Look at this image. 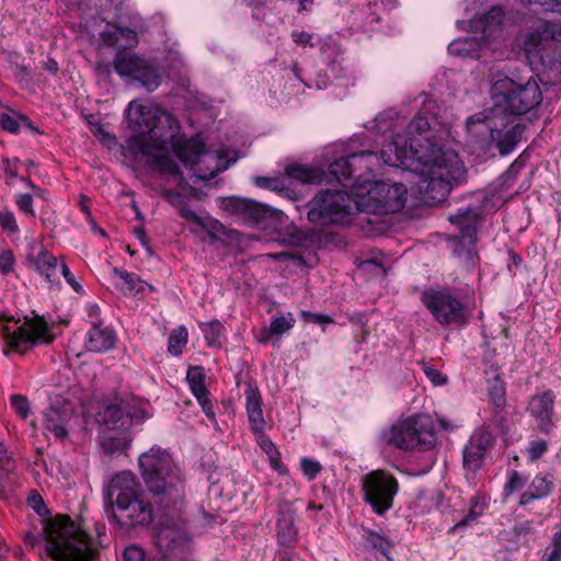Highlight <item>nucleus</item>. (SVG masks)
<instances>
[{
    "instance_id": "f257e3e1",
    "label": "nucleus",
    "mask_w": 561,
    "mask_h": 561,
    "mask_svg": "<svg viewBox=\"0 0 561 561\" xmlns=\"http://www.w3.org/2000/svg\"><path fill=\"white\" fill-rule=\"evenodd\" d=\"M138 465L145 485L161 511V527L154 542L162 558L164 561H196L188 551L185 522L181 517L185 495L182 470L172 455L157 445L139 456Z\"/></svg>"
},
{
    "instance_id": "f03ea898",
    "label": "nucleus",
    "mask_w": 561,
    "mask_h": 561,
    "mask_svg": "<svg viewBox=\"0 0 561 561\" xmlns=\"http://www.w3.org/2000/svg\"><path fill=\"white\" fill-rule=\"evenodd\" d=\"M417 140L398 135L392 142L382 146L377 152L383 164L400 167L420 174V191L425 203L443 202L454 185H459L466 178V169L459 156L453 150H443L433 142L417 144Z\"/></svg>"
},
{
    "instance_id": "7ed1b4c3",
    "label": "nucleus",
    "mask_w": 561,
    "mask_h": 561,
    "mask_svg": "<svg viewBox=\"0 0 561 561\" xmlns=\"http://www.w3.org/2000/svg\"><path fill=\"white\" fill-rule=\"evenodd\" d=\"M127 118L134 131L126 140L128 156L133 160L145 157L146 164L156 173L178 174L180 167L169 153L150 152V149H163L173 137L178 128L175 117L160 107L138 104L134 108L129 103Z\"/></svg>"
},
{
    "instance_id": "20e7f679",
    "label": "nucleus",
    "mask_w": 561,
    "mask_h": 561,
    "mask_svg": "<svg viewBox=\"0 0 561 561\" xmlns=\"http://www.w3.org/2000/svg\"><path fill=\"white\" fill-rule=\"evenodd\" d=\"M373 159H378L377 152L373 150L352 152L333 160L328 165L327 172L318 167L291 163L285 168L284 178L286 181L295 180L301 184H321L323 181H335L343 186H347L348 183L355 186L357 185V179L362 176V173L356 175L357 171L365 170L369 173L374 171Z\"/></svg>"
},
{
    "instance_id": "39448f33",
    "label": "nucleus",
    "mask_w": 561,
    "mask_h": 561,
    "mask_svg": "<svg viewBox=\"0 0 561 561\" xmlns=\"http://www.w3.org/2000/svg\"><path fill=\"white\" fill-rule=\"evenodd\" d=\"M104 501L111 510L108 517L123 527L146 526L153 520L152 505L139 497L135 478L128 471H121L111 479Z\"/></svg>"
},
{
    "instance_id": "423d86ee",
    "label": "nucleus",
    "mask_w": 561,
    "mask_h": 561,
    "mask_svg": "<svg viewBox=\"0 0 561 561\" xmlns=\"http://www.w3.org/2000/svg\"><path fill=\"white\" fill-rule=\"evenodd\" d=\"M44 540L53 561H93L99 556L92 537L66 515L45 526Z\"/></svg>"
},
{
    "instance_id": "0eeeda50",
    "label": "nucleus",
    "mask_w": 561,
    "mask_h": 561,
    "mask_svg": "<svg viewBox=\"0 0 561 561\" xmlns=\"http://www.w3.org/2000/svg\"><path fill=\"white\" fill-rule=\"evenodd\" d=\"M493 116H523L534 114L542 102V92L538 82L530 78L525 83L505 77L493 82L490 90Z\"/></svg>"
},
{
    "instance_id": "6e6552de",
    "label": "nucleus",
    "mask_w": 561,
    "mask_h": 561,
    "mask_svg": "<svg viewBox=\"0 0 561 561\" xmlns=\"http://www.w3.org/2000/svg\"><path fill=\"white\" fill-rule=\"evenodd\" d=\"M504 19V12L499 7L477 15L469 21H458L459 28L468 30L469 34L454 39L448 45V55L460 59H479L484 55L489 39L497 35Z\"/></svg>"
},
{
    "instance_id": "1a4fd4ad",
    "label": "nucleus",
    "mask_w": 561,
    "mask_h": 561,
    "mask_svg": "<svg viewBox=\"0 0 561 561\" xmlns=\"http://www.w3.org/2000/svg\"><path fill=\"white\" fill-rule=\"evenodd\" d=\"M0 334L4 341L2 353L9 357L12 353L21 355L38 345H49L56 340L53 325L45 316L33 312L32 317H24V322L19 324L14 318H0Z\"/></svg>"
},
{
    "instance_id": "9d476101",
    "label": "nucleus",
    "mask_w": 561,
    "mask_h": 561,
    "mask_svg": "<svg viewBox=\"0 0 561 561\" xmlns=\"http://www.w3.org/2000/svg\"><path fill=\"white\" fill-rule=\"evenodd\" d=\"M518 42L527 54L531 70L561 66V20L535 21L518 36Z\"/></svg>"
},
{
    "instance_id": "9b49d317",
    "label": "nucleus",
    "mask_w": 561,
    "mask_h": 561,
    "mask_svg": "<svg viewBox=\"0 0 561 561\" xmlns=\"http://www.w3.org/2000/svg\"><path fill=\"white\" fill-rule=\"evenodd\" d=\"M486 199H474L448 215L449 222L458 233L450 240L455 243L454 254L467 266H474L478 260V232L485 220Z\"/></svg>"
},
{
    "instance_id": "f8f14e48",
    "label": "nucleus",
    "mask_w": 561,
    "mask_h": 561,
    "mask_svg": "<svg viewBox=\"0 0 561 561\" xmlns=\"http://www.w3.org/2000/svg\"><path fill=\"white\" fill-rule=\"evenodd\" d=\"M423 306L434 320L446 329H463L473 317V306L469 300L448 287H430L421 295Z\"/></svg>"
},
{
    "instance_id": "ddd939ff",
    "label": "nucleus",
    "mask_w": 561,
    "mask_h": 561,
    "mask_svg": "<svg viewBox=\"0 0 561 561\" xmlns=\"http://www.w3.org/2000/svg\"><path fill=\"white\" fill-rule=\"evenodd\" d=\"M466 125L469 133H473L476 125H483L489 131L485 150L496 152L502 158L511 156L526 140L525 123L515 122L510 117L493 116L486 111L469 116Z\"/></svg>"
},
{
    "instance_id": "4468645a",
    "label": "nucleus",
    "mask_w": 561,
    "mask_h": 561,
    "mask_svg": "<svg viewBox=\"0 0 561 561\" xmlns=\"http://www.w3.org/2000/svg\"><path fill=\"white\" fill-rule=\"evenodd\" d=\"M380 439L402 451H427L436 446L437 435L432 420L417 414L383 428Z\"/></svg>"
},
{
    "instance_id": "2eb2a0df",
    "label": "nucleus",
    "mask_w": 561,
    "mask_h": 561,
    "mask_svg": "<svg viewBox=\"0 0 561 561\" xmlns=\"http://www.w3.org/2000/svg\"><path fill=\"white\" fill-rule=\"evenodd\" d=\"M92 37L104 45L115 47L117 55L115 59V70H149L147 61L140 58L136 53L126 50L138 43L137 33L128 27H122L115 23L101 21L98 28L92 32Z\"/></svg>"
},
{
    "instance_id": "dca6fc26",
    "label": "nucleus",
    "mask_w": 561,
    "mask_h": 561,
    "mask_svg": "<svg viewBox=\"0 0 561 561\" xmlns=\"http://www.w3.org/2000/svg\"><path fill=\"white\" fill-rule=\"evenodd\" d=\"M355 196L357 209L365 213H398L407 203V187L402 183H387L383 181L368 182L359 186Z\"/></svg>"
},
{
    "instance_id": "f3484780",
    "label": "nucleus",
    "mask_w": 561,
    "mask_h": 561,
    "mask_svg": "<svg viewBox=\"0 0 561 561\" xmlns=\"http://www.w3.org/2000/svg\"><path fill=\"white\" fill-rule=\"evenodd\" d=\"M400 491L397 477L387 469H375L362 478L363 501L377 516H385Z\"/></svg>"
},
{
    "instance_id": "a211bd4d",
    "label": "nucleus",
    "mask_w": 561,
    "mask_h": 561,
    "mask_svg": "<svg viewBox=\"0 0 561 561\" xmlns=\"http://www.w3.org/2000/svg\"><path fill=\"white\" fill-rule=\"evenodd\" d=\"M351 195L343 190H321L306 205L307 219L316 226L336 225L352 211Z\"/></svg>"
},
{
    "instance_id": "6ab92c4d",
    "label": "nucleus",
    "mask_w": 561,
    "mask_h": 561,
    "mask_svg": "<svg viewBox=\"0 0 561 561\" xmlns=\"http://www.w3.org/2000/svg\"><path fill=\"white\" fill-rule=\"evenodd\" d=\"M148 419L145 405L134 397L115 398L98 415V421L107 430L129 433Z\"/></svg>"
},
{
    "instance_id": "aec40b11",
    "label": "nucleus",
    "mask_w": 561,
    "mask_h": 561,
    "mask_svg": "<svg viewBox=\"0 0 561 561\" xmlns=\"http://www.w3.org/2000/svg\"><path fill=\"white\" fill-rule=\"evenodd\" d=\"M220 208L231 215L242 217L255 225L271 228L285 219V214L264 203L251 198L228 196L220 199Z\"/></svg>"
},
{
    "instance_id": "412c9836",
    "label": "nucleus",
    "mask_w": 561,
    "mask_h": 561,
    "mask_svg": "<svg viewBox=\"0 0 561 561\" xmlns=\"http://www.w3.org/2000/svg\"><path fill=\"white\" fill-rule=\"evenodd\" d=\"M496 443V436L489 426L474 430L462 449V466L466 472L476 473L484 463L486 453Z\"/></svg>"
},
{
    "instance_id": "4be33fe9",
    "label": "nucleus",
    "mask_w": 561,
    "mask_h": 561,
    "mask_svg": "<svg viewBox=\"0 0 561 561\" xmlns=\"http://www.w3.org/2000/svg\"><path fill=\"white\" fill-rule=\"evenodd\" d=\"M556 394L548 389L531 396L527 412L536 421V430L543 435H551L557 430L554 416Z\"/></svg>"
},
{
    "instance_id": "5701e85b",
    "label": "nucleus",
    "mask_w": 561,
    "mask_h": 561,
    "mask_svg": "<svg viewBox=\"0 0 561 561\" xmlns=\"http://www.w3.org/2000/svg\"><path fill=\"white\" fill-rule=\"evenodd\" d=\"M359 549L366 561H393L394 542L382 531L363 527Z\"/></svg>"
},
{
    "instance_id": "b1692460",
    "label": "nucleus",
    "mask_w": 561,
    "mask_h": 561,
    "mask_svg": "<svg viewBox=\"0 0 561 561\" xmlns=\"http://www.w3.org/2000/svg\"><path fill=\"white\" fill-rule=\"evenodd\" d=\"M553 491L554 476L550 472H538L527 490L520 493L517 504L525 511L531 512L534 502L548 499Z\"/></svg>"
},
{
    "instance_id": "393cba45",
    "label": "nucleus",
    "mask_w": 561,
    "mask_h": 561,
    "mask_svg": "<svg viewBox=\"0 0 561 561\" xmlns=\"http://www.w3.org/2000/svg\"><path fill=\"white\" fill-rule=\"evenodd\" d=\"M282 238V240L293 247H305L307 244H313L321 242V236L323 234L322 229H301L294 222H288V217L285 215V219L272 227Z\"/></svg>"
},
{
    "instance_id": "a878e982",
    "label": "nucleus",
    "mask_w": 561,
    "mask_h": 561,
    "mask_svg": "<svg viewBox=\"0 0 561 561\" xmlns=\"http://www.w3.org/2000/svg\"><path fill=\"white\" fill-rule=\"evenodd\" d=\"M296 512L289 502H282L276 517L277 545L283 548H293L298 540V529L295 526Z\"/></svg>"
},
{
    "instance_id": "bb28decb",
    "label": "nucleus",
    "mask_w": 561,
    "mask_h": 561,
    "mask_svg": "<svg viewBox=\"0 0 561 561\" xmlns=\"http://www.w3.org/2000/svg\"><path fill=\"white\" fill-rule=\"evenodd\" d=\"M116 331L112 325H94L85 333L84 347L88 352L103 354L115 348Z\"/></svg>"
},
{
    "instance_id": "cd10ccee",
    "label": "nucleus",
    "mask_w": 561,
    "mask_h": 561,
    "mask_svg": "<svg viewBox=\"0 0 561 561\" xmlns=\"http://www.w3.org/2000/svg\"><path fill=\"white\" fill-rule=\"evenodd\" d=\"M71 414L67 408L51 405L44 413L45 428L56 438L64 439L68 436L67 424Z\"/></svg>"
},
{
    "instance_id": "c85d7f7f",
    "label": "nucleus",
    "mask_w": 561,
    "mask_h": 561,
    "mask_svg": "<svg viewBox=\"0 0 561 561\" xmlns=\"http://www.w3.org/2000/svg\"><path fill=\"white\" fill-rule=\"evenodd\" d=\"M176 157L184 165L194 167L198 164L201 157L206 152L205 142L198 137L179 142L174 146Z\"/></svg>"
},
{
    "instance_id": "c756f323",
    "label": "nucleus",
    "mask_w": 561,
    "mask_h": 561,
    "mask_svg": "<svg viewBox=\"0 0 561 561\" xmlns=\"http://www.w3.org/2000/svg\"><path fill=\"white\" fill-rule=\"evenodd\" d=\"M113 274L118 278L114 286L124 296L145 297V285H140L139 276L118 267L113 268Z\"/></svg>"
},
{
    "instance_id": "7c9ffc66",
    "label": "nucleus",
    "mask_w": 561,
    "mask_h": 561,
    "mask_svg": "<svg viewBox=\"0 0 561 561\" xmlns=\"http://www.w3.org/2000/svg\"><path fill=\"white\" fill-rule=\"evenodd\" d=\"M486 508L488 503L484 495L478 493L474 496H471L467 514L459 518L455 525L449 528L448 534H455L460 531L462 528L477 523L478 518L483 515Z\"/></svg>"
},
{
    "instance_id": "2f4dec72",
    "label": "nucleus",
    "mask_w": 561,
    "mask_h": 561,
    "mask_svg": "<svg viewBox=\"0 0 561 561\" xmlns=\"http://www.w3.org/2000/svg\"><path fill=\"white\" fill-rule=\"evenodd\" d=\"M35 271L41 274L48 283H54L58 259L50 251L42 248L37 255L32 261Z\"/></svg>"
},
{
    "instance_id": "473e14b6",
    "label": "nucleus",
    "mask_w": 561,
    "mask_h": 561,
    "mask_svg": "<svg viewBox=\"0 0 561 561\" xmlns=\"http://www.w3.org/2000/svg\"><path fill=\"white\" fill-rule=\"evenodd\" d=\"M126 82L138 83L147 92H153L157 90L164 77L165 72H117Z\"/></svg>"
},
{
    "instance_id": "72a5a7b5",
    "label": "nucleus",
    "mask_w": 561,
    "mask_h": 561,
    "mask_svg": "<svg viewBox=\"0 0 561 561\" xmlns=\"http://www.w3.org/2000/svg\"><path fill=\"white\" fill-rule=\"evenodd\" d=\"M295 322L296 320L291 312H288L287 316L273 317L270 327L263 329L260 342L263 344L267 343L272 336L288 332L294 328Z\"/></svg>"
},
{
    "instance_id": "f704fd0d",
    "label": "nucleus",
    "mask_w": 561,
    "mask_h": 561,
    "mask_svg": "<svg viewBox=\"0 0 561 561\" xmlns=\"http://www.w3.org/2000/svg\"><path fill=\"white\" fill-rule=\"evenodd\" d=\"M494 369L495 376L493 379L488 380V396L491 407L505 408L506 407V387L505 382L501 379L499 374V366H491Z\"/></svg>"
},
{
    "instance_id": "c9c22d12",
    "label": "nucleus",
    "mask_w": 561,
    "mask_h": 561,
    "mask_svg": "<svg viewBox=\"0 0 561 561\" xmlns=\"http://www.w3.org/2000/svg\"><path fill=\"white\" fill-rule=\"evenodd\" d=\"M531 148H525L518 157L508 165V168L501 174L500 180L502 185L511 186L517 179L518 174L526 167L531 157Z\"/></svg>"
},
{
    "instance_id": "e433bc0d",
    "label": "nucleus",
    "mask_w": 561,
    "mask_h": 561,
    "mask_svg": "<svg viewBox=\"0 0 561 561\" xmlns=\"http://www.w3.org/2000/svg\"><path fill=\"white\" fill-rule=\"evenodd\" d=\"M131 443L129 433L118 432L117 435L104 434L102 436V448L107 455L126 451Z\"/></svg>"
},
{
    "instance_id": "4c0bfd02",
    "label": "nucleus",
    "mask_w": 561,
    "mask_h": 561,
    "mask_svg": "<svg viewBox=\"0 0 561 561\" xmlns=\"http://www.w3.org/2000/svg\"><path fill=\"white\" fill-rule=\"evenodd\" d=\"M202 222L203 224H199L198 227H201L203 230L207 232L211 242L221 241L224 239H230L231 236L234 233V230L228 229L218 219L213 218L210 216L203 217Z\"/></svg>"
},
{
    "instance_id": "58836bf2",
    "label": "nucleus",
    "mask_w": 561,
    "mask_h": 561,
    "mask_svg": "<svg viewBox=\"0 0 561 561\" xmlns=\"http://www.w3.org/2000/svg\"><path fill=\"white\" fill-rule=\"evenodd\" d=\"M207 346L220 348L221 337L226 331L224 324L219 320H211L201 325Z\"/></svg>"
},
{
    "instance_id": "ea45409f",
    "label": "nucleus",
    "mask_w": 561,
    "mask_h": 561,
    "mask_svg": "<svg viewBox=\"0 0 561 561\" xmlns=\"http://www.w3.org/2000/svg\"><path fill=\"white\" fill-rule=\"evenodd\" d=\"M253 183L256 187L277 192L280 195L289 196V190L286 186L284 176H254Z\"/></svg>"
},
{
    "instance_id": "a19ab883",
    "label": "nucleus",
    "mask_w": 561,
    "mask_h": 561,
    "mask_svg": "<svg viewBox=\"0 0 561 561\" xmlns=\"http://www.w3.org/2000/svg\"><path fill=\"white\" fill-rule=\"evenodd\" d=\"M491 425L497 431L503 439H506L511 431V423L508 420V412L505 408L492 407V414L490 417Z\"/></svg>"
},
{
    "instance_id": "79ce46f5",
    "label": "nucleus",
    "mask_w": 561,
    "mask_h": 561,
    "mask_svg": "<svg viewBox=\"0 0 561 561\" xmlns=\"http://www.w3.org/2000/svg\"><path fill=\"white\" fill-rule=\"evenodd\" d=\"M293 75L309 89L313 87L317 90L325 89L330 80L327 72H293Z\"/></svg>"
},
{
    "instance_id": "37998d69",
    "label": "nucleus",
    "mask_w": 561,
    "mask_h": 561,
    "mask_svg": "<svg viewBox=\"0 0 561 561\" xmlns=\"http://www.w3.org/2000/svg\"><path fill=\"white\" fill-rule=\"evenodd\" d=\"M430 122H428V118L426 116H423L421 114H417L408 125V134L409 135H405V137L410 138V139H415L417 140L416 145L417 144H421V145H424L426 144V141L431 142L427 138L424 139V142H422L421 139L419 138H415V137H411L410 135L412 134H416L419 136H423L425 133H427L430 130ZM399 134H396L393 137H392V140L390 142L393 141V138L396 136H398ZM401 136H404V134H400Z\"/></svg>"
},
{
    "instance_id": "c03bdc74",
    "label": "nucleus",
    "mask_w": 561,
    "mask_h": 561,
    "mask_svg": "<svg viewBox=\"0 0 561 561\" xmlns=\"http://www.w3.org/2000/svg\"><path fill=\"white\" fill-rule=\"evenodd\" d=\"M320 49L322 58L328 66L334 67L335 65L340 64L343 53L341 50V47L334 39H332L331 37L323 39Z\"/></svg>"
},
{
    "instance_id": "a18cd8bd",
    "label": "nucleus",
    "mask_w": 561,
    "mask_h": 561,
    "mask_svg": "<svg viewBox=\"0 0 561 561\" xmlns=\"http://www.w3.org/2000/svg\"><path fill=\"white\" fill-rule=\"evenodd\" d=\"M205 380L206 373L203 366H188L186 371V381L192 393L207 389Z\"/></svg>"
},
{
    "instance_id": "49530a36",
    "label": "nucleus",
    "mask_w": 561,
    "mask_h": 561,
    "mask_svg": "<svg viewBox=\"0 0 561 561\" xmlns=\"http://www.w3.org/2000/svg\"><path fill=\"white\" fill-rule=\"evenodd\" d=\"M187 340L188 333L185 327L173 330L169 335L168 352L173 356L181 355L187 344Z\"/></svg>"
},
{
    "instance_id": "de8ad7c7",
    "label": "nucleus",
    "mask_w": 561,
    "mask_h": 561,
    "mask_svg": "<svg viewBox=\"0 0 561 561\" xmlns=\"http://www.w3.org/2000/svg\"><path fill=\"white\" fill-rule=\"evenodd\" d=\"M528 477L523 476L519 471L515 469H510L506 472V482L503 488V493L505 497L511 496L517 491H520L527 483Z\"/></svg>"
},
{
    "instance_id": "09e8293b",
    "label": "nucleus",
    "mask_w": 561,
    "mask_h": 561,
    "mask_svg": "<svg viewBox=\"0 0 561 561\" xmlns=\"http://www.w3.org/2000/svg\"><path fill=\"white\" fill-rule=\"evenodd\" d=\"M245 410L248 411H255V410H262L263 400L261 391L256 383H248L245 390Z\"/></svg>"
},
{
    "instance_id": "8fccbe9b",
    "label": "nucleus",
    "mask_w": 561,
    "mask_h": 561,
    "mask_svg": "<svg viewBox=\"0 0 561 561\" xmlns=\"http://www.w3.org/2000/svg\"><path fill=\"white\" fill-rule=\"evenodd\" d=\"M549 450V444L542 438H535L528 442L526 454L529 461L534 462L542 458Z\"/></svg>"
},
{
    "instance_id": "3c124183",
    "label": "nucleus",
    "mask_w": 561,
    "mask_h": 561,
    "mask_svg": "<svg viewBox=\"0 0 561 561\" xmlns=\"http://www.w3.org/2000/svg\"><path fill=\"white\" fill-rule=\"evenodd\" d=\"M192 394L195 397L206 417L210 422H216V414L210 399V391L208 389H205L193 392Z\"/></svg>"
},
{
    "instance_id": "603ef678",
    "label": "nucleus",
    "mask_w": 561,
    "mask_h": 561,
    "mask_svg": "<svg viewBox=\"0 0 561 561\" xmlns=\"http://www.w3.org/2000/svg\"><path fill=\"white\" fill-rule=\"evenodd\" d=\"M533 530V523L529 520L516 523L511 529L512 540L515 542H528Z\"/></svg>"
},
{
    "instance_id": "864d4df0",
    "label": "nucleus",
    "mask_w": 561,
    "mask_h": 561,
    "mask_svg": "<svg viewBox=\"0 0 561 561\" xmlns=\"http://www.w3.org/2000/svg\"><path fill=\"white\" fill-rule=\"evenodd\" d=\"M0 227L9 234H19L20 227L16 221L14 213L10 209L0 211Z\"/></svg>"
},
{
    "instance_id": "5fc2aeb1",
    "label": "nucleus",
    "mask_w": 561,
    "mask_h": 561,
    "mask_svg": "<svg viewBox=\"0 0 561 561\" xmlns=\"http://www.w3.org/2000/svg\"><path fill=\"white\" fill-rule=\"evenodd\" d=\"M14 202L18 209L27 217H35V209L33 206V195L28 193H19L14 196Z\"/></svg>"
},
{
    "instance_id": "6e6d98bb",
    "label": "nucleus",
    "mask_w": 561,
    "mask_h": 561,
    "mask_svg": "<svg viewBox=\"0 0 561 561\" xmlns=\"http://www.w3.org/2000/svg\"><path fill=\"white\" fill-rule=\"evenodd\" d=\"M300 469L302 474L308 481H312L322 470V466L319 461L302 457L300 460Z\"/></svg>"
},
{
    "instance_id": "4d7b16f0",
    "label": "nucleus",
    "mask_w": 561,
    "mask_h": 561,
    "mask_svg": "<svg viewBox=\"0 0 561 561\" xmlns=\"http://www.w3.org/2000/svg\"><path fill=\"white\" fill-rule=\"evenodd\" d=\"M397 0H375L371 5V12L368 15L369 22H378L380 14L397 7Z\"/></svg>"
},
{
    "instance_id": "13d9d810",
    "label": "nucleus",
    "mask_w": 561,
    "mask_h": 561,
    "mask_svg": "<svg viewBox=\"0 0 561 561\" xmlns=\"http://www.w3.org/2000/svg\"><path fill=\"white\" fill-rule=\"evenodd\" d=\"M11 408L22 419H27L30 415V402L26 397L22 394H13L10 399Z\"/></svg>"
},
{
    "instance_id": "bf43d9fd",
    "label": "nucleus",
    "mask_w": 561,
    "mask_h": 561,
    "mask_svg": "<svg viewBox=\"0 0 561 561\" xmlns=\"http://www.w3.org/2000/svg\"><path fill=\"white\" fill-rule=\"evenodd\" d=\"M27 504L35 511L36 514L44 517L49 514L43 497L36 490H32L27 496Z\"/></svg>"
},
{
    "instance_id": "052dcab7",
    "label": "nucleus",
    "mask_w": 561,
    "mask_h": 561,
    "mask_svg": "<svg viewBox=\"0 0 561 561\" xmlns=\"http://www.w3.org/2000/svg\"><path fill=\"white\" fill-rule=\"evenodd\" d=\"M247 415L252 433H262L265 431L266 422L263 410L248 411Z\"/></svg>"
},
{
    "instance_id": "680f3d73",
    "label": "nucleus",
    "mask_w": 561,
    "mask_h": 561,
    "mask_svg": "<svg viewBox=\"0 0 561 561\" xmlns=\"http://www.w3.org/2000/svg\"><path fill=\"white\" fill-rule=\"evenodd\" d=\"M300 318L306 323H316L319 325H325L334 322V319L331 316L324 313H314L308 310H301Z\"/></svg>"
},
{
    "instance_id": "e2e57ef3",
    "label": "nucleus",
    "mask_w": 561,
    "mask_h": 561,
    "mask_svg": "<svg viewBox=\"0 0 561 561\" xmlns=\"http://www.w3.org/2000/svg\"><path fill=\"white\" fill-rule=\"evenodd\" d=\"M15 256L11 249H4L0 252V274L7 275L13 271Z\"/></svg>"
},
{
    "instance_id": "0e129e2a",
    "label": "nucleus",
    "mask_w": 561,
    "mask_h": 561,
    "mask_svg": "<svg viewBox=\"0 0 561 561\" xmlns=\"http://www.w3.org/2000/svg\"><path fill=\"white\" fill-rule=\"evenodd\" d=\"M20 159L14 157V158H8V157H4L2 158L1 160V168L3 170V173L5 174V176L10 180H15L19 175L18 171H19V163H20Z\"/></svg>"
},
{
    "instance_id": "69168bd1",
    "label": "nucleus",
    "mask_w": 561,
    "mask_h": 561,
    "mask_svg": "<svg viewBox=\"0 0 561 561\" xmlns=\"http://www.w3.org/2000/svg\"><path fill=\"white\" fill-rule=\"evenodd\" d=\"M60 273L64 276L66 283L73 289L77 294H83V286L77 280L69 266L62 262L60 264Z\"/></svg>"
},
{
    "instance_id": "338daca9",
    "label": "nucleus",
    "mask_w": 561,
    "mask_h": 561,
    "mask_svg": "<svg viewBox=\"0 0 561 561\" xmlns=\"http://www.w3.org/2000/svg\"><path fill=\"white\" fill-rule=\"evenodd\" d=\"M161 196L172 206L181 207L186 203L182 192L172 188H162Z\"/></svg>"
},
{
    "instance_id": "774afa93",
    "label": "nucleus",
    "mask_w": 561,
    "mask_h": 561,
    "mask_svg": "<svg viewBox=\"0 0 561 561\" xmlns=\"http://www.w3.org/2000/svg\"><path fill=\"white\" fill-rule=\"evenodd\" d=\"M529 5H538L545 11L561 13V0H522Z\"/></svg>"
}]
</instances>
